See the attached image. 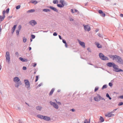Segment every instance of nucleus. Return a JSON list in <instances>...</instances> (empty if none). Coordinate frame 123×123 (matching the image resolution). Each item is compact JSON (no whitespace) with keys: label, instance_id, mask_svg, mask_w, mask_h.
Segmentation results:
<instances>
[{"label":"nucleus","instance_id":"1","mask_svg":"<svg viewBox=\"0 0 123 123\" xmlns=\"http://www.w3.org/2000/svg\"><path fill=\"white\" fill-rule=\"evenodd\" d=\"M13 80L15 82H18V84L17 85H15V86L16 87H18L19 85H21V83L20 81V79L19 78L17 77H14L13 79Z\"/></svg>","mask_w":123,"mask_h":123},{"label":"nucleus","instance_id":"2","mask_svg":"<svg viewBox=\"0 0 123 123\" xmlns=\"http://www.w3.org/2000/svg\"><path fill=\"white\" fill-rule=\"evenodd\" d=\"M99 56L100 58L102 60H108L109 59L108 57L106 56H105L102 53H100L99 54Z\"/></svg>","mask_w":123,"mask_h":123},{"label":"nucleus","instance_id":"3","mask_svg":"<svg viewBox=\"0 0 123 123\" xmlns=\"http://www.w3.org/2000/svg\"><path fill=\"white\" fill-rule=\"evenodd\" d=\"M117 67V66L115 64L113 66V68L114 69V71L116 72L123 71L122 69L118 68Z\"/></svg>","mask_w":123,"mask_h":123},{"label":"nucleus","instance_id":"4","mask_svg":"<svg viewBox=\"0 0 123 123\" xmlns=\"http://www.w3.org/2000/svg\"><path fill=\"white\" fill-rule=\"evenodd\" d=\"M108 56L111 58L113 60H117L118 58V56L116 55H108Z\"/></svg>","mask_w":123,"mask_h":123},{"label":"nucleus","instance_id":"5","mask_svg":"<svg viewBox=\"0 0 123 123\" xmlns=\"http://www.w3.org/2000/svg\"><path fill=\"white\" fill-rule=\"evenodd\" d=\"M24 81L25 83V86L27 87L28 89H29L30 87V84L28 80H24Z\"/></svg>","mask_w":123,"mask_h":123},{"label":"nucleus","instance_id":"6","mask_svg":"<svg viewBox=\"0 0 123 123\" xmlns=\"http://www.w3.org/2000/svg\"><path fill=\"white\" fill-rule=\"evenodd\" d=\"M6 61H7L9 63L10 61V56L9 53L8 52H6Z\"/></svg>","mask_w":123,"mask_h":123},{"label":"nucleus","instance_id":"7","mask_svg":"<svg viewBox=\"0 0 123 123\" xmlns=\"http://www.w3.org/2000/svg\"><path fill=\"white\" fill-rule=\"evenodd\" d=\"M5 11H3V16L2 17L1 16H0V21H3L4 19V18L5 17Z\"/></svg>","mask_w":123,"mask_h":123},{"label":"nucleus","instance_id":"8","mask_svg":"<svg viewBox=\"0 0 123 123\" xmlns=\"http://www.w3.org/2000/svg\"><path fill=\"white\" fill-rule=\"evenodd\" d=\"M50 103L51 105L53 106L56 109H58V106L57 104H55V103L53 102H50Z\"/></svg>","mask_w":123,"mask_h":123},{"label":"nucleus","instance_id":"9","mask_svg":"<svg viewBox=\"0 0 123 123\" xmlns=\"http://www.w3.org/2000/svg\"><path fill=\"white\" fill-rule=\"evenodd\" d=\"M117 59V61L118 63L121 64H123V62L122 59L118 56Z\"/></svg>","mask_w":123,"mask_h":123},{"label":"nucleus","instance_id":"10","mask_svg":"<svg viewBox=\"0 0 123 123\" xmlns=\"http://www.w3.org/2000/svg\"><path fill=\"white\" fill-rule=\"evenodd\" d=\"M94 99L95 101H98L101 99L100 96L99 94H98L97 96L94 97Z\"/></svg>","mask_w":123,"mask_h":123},{"label":"nucleus","instance_id":"11","mask_svg":"<svg viewBox=\"0 0 123 123\" xmlns=\"http://www.w3.org/2000/svg\"><path fill=\"white\" fill-rule=\"evenodd\" d=\"M84 27V29L85 31H89L90 30V27L88 25H83Z\"/></svg>","mask_w":123,"mask_h":123},{"label":"nucleus","instance_id":"12","mask_svg":"<svg viewBox=\"0 0 123 123\" xmlns=\"http://www.w3.org/2000/svg\"><path fill=\"white\" fill-rule=\"evenodd\" d=\"M30 24L32 26H34L36 25L37 24V23L34 20H32L30 21Z\"/></svg>","mask_w":123,"mask_h":123},{"label":"nucleus","instance_id":"13","mask_svg":"<svg viewBox=\"0 0 123 123\" xmlns=\"http://www.w3.org/2000/svg\"><path fill=\"white\" fill-rule=\"evenodd\" d=\"M78 42L80 44L83 48H85V43L81 41L80 40L78 41Z\"/></svg>","mask_w":123,"mask_h":123},{"label":"nucleus","instance_id":"14","mask_svg":"<svg viewBox=\"0 0 123 123\" xmlns=\"http://www.w3.org/2000/svg\"><path fill=\"white\" fill-rule=\"evenodd\" d=\"M114 114H112L111 113H108V114H105V115L106 117H111L114 116Z\"/></svg>","mask_w":123,"mask_h":123},{"label":"nucleus","instance_id":"15","mask_svg":"<svg viewBox=\"0 0 123 123\" xmlns=\"http://www.w3.org/2000/svg\"><path fill=\"white\" fill-rule=\"evenodd\" d=\"M115 64L113 63L108 62L107 63V65L110 67L113 66Z\"/></svg>","mask_w":123,"mask_h":123},{"label":"nucleus","instance_id":"16","mask_svg":"<svg viewBox=\"0 0 123 123\" xmlns=\"http://www.w3.org/2000/svg\"><path fill=\"white\" fill-rule=\"evenodd\" d=\"M20 60L22 62H27L28 61V60L26 59L23 58L21 57L19 58Z\"/></svg>","mask_w":123,"mask_h":123},{"label":"nucleus","instance_id":"17","mask_svg":"<svg viewBox=\"0 0 123 123\" xmlns=\"http://www.w3.org/2000/svg\"><path fill=\"white\" fill-rule=\"evenodd\" d=\"M43 119L45 120L48 121L50 120V118L47 116H44Z\"/></svg>","mask_w":123,"mask_h":123},{"label":"nucleus","instance_id":"18","mask_svg":"<svg viewBox=\"0 0 123 123\" xmlns=\"http://www.w3.org/2000/svg\"><path fill=\"white\" fill-rule=\"evenodd\" d=\"M95 44L97 45V47L98 48H102L101 45L99 43H95Z\"/></svg>","mask_w":123,"mask_h":123},{"label":"nucleus","instance_id":"19","mask_svg":"<svg viewBox=\"0 0 123 123\" xmlns=\"http://www.w3.org/2000/svg\"><path fill=\"white\" fill-rule=\"evenodd\" d=\"M49 7L54 11L56 12L57 11V10L55 7L51 6H49Z\"/></svg>","mask_w":123,"mask_h":123},{"label":"nucleus","instance_id":"20","mask_svg":"<svg viewBox=\"0 0 123 123\" xmlns=\"http://www.w3.org/2000/svg\"><path fill=\"white\" fill-rule=\"evenodd\" d=\"M16 26H17V25H14V26L12 28V33H13V32H14V31H15V29L16 27Z\"/></svg>","mask_w":123,"mask_h":123},{"label":"nucleus","instance_id":"21","mask_svg":"<svg viewBox=\"0 0 123 123\" xmlns=\"http://www.w3.org/2000/svg\"><path fill=\"white\" fill-rule=\"evenodd\" d=\"M44 116L41 115H38L37 116V117L38 118L41 119H43Z\"/></svg>","mask_w":123,"mask_h":123},{"label":"nucleus","instance_id":"22","mask_svg":"<svg viewBox=\"0 0 123 123\" xmlns=\"http://www.w3.org/2000/svg\"><path fill=\"white\" fill-rule=\"evenodd\" d=\"M54 88H52L51 89L49 93V95H51L52 94L54 91Z\"/></svg>","mask_w":123,"mask_h":123},{"label":"nucleus","instance_id":"23","mask_svg":"<svg viewBox=\"0 0 123 123\" xmlns=\"http://www.w3.org/2000/svg\"><path fill=\"white\" fill-rule=\"evenodd\" d=\"M31 2L32 3L34 4H36L38 3L37 1L34 0H32Z\"/></svg>","mask_w":123,"mask_h":123},{"label":"nucleus","instance_id":"24","mask_svg":"<svg viewBox=\"0 0 123 123\" xmlns=\"http://www.w3.org/2000/svg\"><path fill=\"white\" fill-rule=\"evenodd\" d=\"M99 119L100 121V122H103L104 121V119L101 116H100V117Z\"/></svg>","mask_w":123,"mask_h":123},{"label":"nucleus","instance_id":"25","mask_svg":"<svg viewBox=\"0 0 123 123\" xmlns=\"http://www.w3.org/2000/svg\"><path fill=\"white\" fill-rule=\"evenodd\" d=\"M35 11V10L34 9H31L28 10L27 12H33Z\"/></svg>","mask_w":123,"mask_h":123},{"label":"nucleus","instance_id":"26","mask_svg":"<svg viewBox=\"0 0 123 123\" xmlns=\"http://www.w3.org/2000/svg\"><path fill=\"white\" fill-rule=\"evenodd\" d=\"M43 11L44 12H48L50 11V10L49 9H45L43 10Z\"/></svg>","mask_w":123,"mask_h":123},{"label":"nucleus","instance_id":"27","mask_svg":"<svg viewBox=\"0 0 123 123\" xmlns=\"http://www.w3.org/2000/svg\"><path fill=\"white\" fill-rule=\"evenodd\" d=\"M84 122L85 123H90V119H89L88 121H87V119H86L85 120Z\"/></svg>","mask_w":123,"mask_h":123},{"label":"nucleus","instance_id":"28","mask_svg":"<svg viewBox=\"0 0 123 123\" xmlns=\"http://www.w3.org/2000/svg\"><path fill=\"white\" fill-rule=\"evenodd\" d=\"M57 6L59 7H63L64 6V5H61L60 4H58Z\"/></svg>","mask_w":123,"mask_h":123},{"label":"nucleus","instance_id":"29","mask_svg":"<svg viewBox=\"0 0 123 123\" xmlns=\"http://www.w3.org/2000/svg\"><path fill=\"white\" fill-rule=\"evenodd\" d=\"M41 107L39 106H38L36 107V109L37 110H41Z\"/></svg>","mask_w":123,"mask_h":123},{"label":"nucleus","instance_id":"30","mask_svg":"<svg viewBox=\"0 0 123 123\" xmlns=\"http://www.w3.org/2000/svg\"><path fill=\"white\" fill-rule=\"evenodd\" d=\"M53 3L54 4H55L56 3L57 4L58 3V1L57 0H54L53 1Z\"/></svg>","mask_w":123,"mask_h":123},{"label":"nucleus","instance_id":"31","mask_svg":"<svg viewBox=\"0 0 123 123\" xmlns=\"http://www.w3.org/2000/svg\"><path fill=\"white\" fill-rule=\"evenodd\" d=\"M23 39V42L24 43H25L27 41V39L25 37H24Z\"/></svg>","mask_w":123,"mask_h":123},{"label":"nucleus","instance_id":"32","mask_svg":"<svg viewBox=\"0 0 123 123\" xmlns=\"http://www.w3.org/2000/svg\"><path fill=\"white\" fill-rule=\"evenodd\" d=\"M106 96L107 97L109 98L111 100V98L110 97L109 94L108 93L106 94Z\"/></svg>","mask_w":123,"mask_h":123},{"label":"nucleus","instance_id":"33","mask_svg":"<svg viewBox=\"0 0 123 123\" xmlns=\"http://www.w3.org/2000/svg\"><path fill=\"white\" fill-rule=\"evenodd\" d=\"M107 87V86L106 85H104L102 87V89H105V88H106Z\"/></svg>","mask_w":123,"mask_h":123},{"label":"nucleus","instance_id":"34","mask_svg":"<svg viewBox=\"0 0 123 123\" xmlns=\"http://www.w3.org/2000/svg\"><path fill=\"white\" fill-rule=\"evenodd\" d=\"M64 1L63 0H61L60 1V3H61L62 5H64Z\"/></svg>","mask_w":123,"mask_h":123},{"label":"nucleus","instance_id":"35","mask_svg":"<svg viewBox=\"0 0 123 123\" xmlns=\"http://www.w3.org/2000/svg\"><path fill=\"white\" fill-rule=\"evenodd\" d=\"M20 5H18L16 7V8L17 9H18L20 8Z\"/></svg>","mask_w":123,"mask_h":123},{"label":"nucleus","instance_id":"36","mask_svg":"<svg viewBox=\"0 0 123 123\" xmlns=\"http://www.w3.org/2000/svg\"><path fill=\"white\" fill-rule=\"evenodd\" d=\"M38 76H36V80H35V82H37L38 80Z\"/></svg>","mask_w":123,"mask_h":123},{"label":"nucleus","instance_id":"37","mask_svg":"<svg viewBox=\"0 0 123 123\" xmlns=\"http://www.w3.org/2000/svg\"><path fill=\"white\" fill-rule=\"evenodd\" d=\"M98 87H96L95 88V89H94V91L95 92H96L98 90Z\"/></svg>","mask_w":123,"mask_h":123},{"label":"nucleus","instance_id":"38","mask_svg":"<svg viewBox=\"0 0 123 123\" xmlns=\"http://www.w3.org/2000/svg\"><path fill=\"white\" fill-rule=\"evenodd\" d=\"M55 101L59 105H61V102H57V100L56 99H55Z\"/></svg>","mask_w":123,"mask_h":123},{"label":"nucleus","instance_id":"39","mask_svg":"<svg viewBox=\"0 0 123 123\" xmlns=\"http://www.w3.org/2000/svg\"><path fill=\"white\" fill-rule=\"evenodd\" d=\"M123 105V102H119L118 104V105Z\"/></svg>","mask_w":123,"mask_h":123},{"label":"nucleus","instance_id":"40","mask_svg":"<svg viewBox=\"0 0 123 123\" xmlns=\"http://www.w3.org/2000/svg\"><path fill=\"white\" fill-rule=\"evenodd\" d=\"M20 31L19 30H17L16 31V33L17 35H18L19 34V32Z\"/></svg>","mask_w":123,"mask_h":123},{"label":"nucleus","instance_id":"41","mask_svg":"<svg viewBox=\"0 0 123 123\" xmlns=\"http://www.w3.org/2000/svg\"><path fill=\"white\" fill-rule=\"evenodd\" d=\"M31 37L32 39H34L35 38V36L34 35H31Z\"/></svg>","mask_w":123,"mask_h":123},{"label":"nucleus","instance_id":"42","mask_svg":"<svg viewBox=\"0 0 123 123\" xmlns=\"http://www.w3.org/2000/svg\"><path fill=\"white\" fill-rule=\"evenodd\" d=\"M21 26L20 25H19V26L18 27V30L19 31H20V30L21 28Z\"/></svg>","mask_w":123,"mask_h":123},{"label":"nucleus","instance_id":"43","mask_svg":"<svg viewBox=\"0 0 123 123\" xmlns=\"http://www.w3.org/2000/svg\"><path fill=\"white\" fill-rule=\"evenodd\" d=\"M98 12L99 13L101 14L103 13V12L101 10H99L98 11Z\"/></svg>","mask_w":123,"mask_h":123},{"label":"nucleus","instance_id":"44","mask_svg":"<svg viewBox=\"0 0 123 123\" xmlns=\"http://www.w3.org/2000/svg\"><path fill=\"white\" fill-rule=\"evenodd\" d=\"M9 8L7 9L6 10V12L7 13H8L9 11Z\"/></svg>","mask_w":123,"mask_h":123},{"label":"nucleus","instance_id":"45","mask_svg":"<svg viewBox=\"0 0 123 123\" xmlns=\"http://www.w3.org/2000/svg\"><path fill=\"white\" fill-rule=\"evenodd\" d=\"M101 14H102V16L103 17H105V14L103 12Z\"/></svg>","mask_w":123,"mask_h":123},{"label":"nucleus","instance_id":"46","mask_svg":"<svg viewBox=\"0 0 123 123\" xmlns=\"http://www.w3.org/2000/svg\"><path fill=\"white\" fill-rule=\"evenodd\" d=\"M109 85L110 86H112V84L110 82L109 83Z\"/></svg>","mask_w":123,"mask_h":123},{"label":"nucleus","instance_id":"47","mask_svg":"<svg viewBox=\"0 0 123 123\" xmlns=\"http://www.w3.org/2000/svg\"><path fill=\"white\" fill-rule=\"evenodd\" d=\"M23 70H25L26 69V67H23Z\"/></svg>","mask_w":123,"mask_h":123},{"label":"nucleus","instance_id":"48","mask_svg":"<svg viewBox=\"0 0 123 123\" xmlns=\"http://www.w3.org/2000/svg\"><path fill=\"white\" fill-rule=\"evenodd\" d=\"M57 34L56 32H54L53 34V35L54 36H56L57 35Z\"/></svg>","mask_w":123,"mask_h":123},{"label":"nucleus","instance_id":"49","mask_svg":"<svg viewBox=\"0 0 123 123\" xmlns=\"http://www.w3.org/2000/svg\"><path fill=\"white\" fill-rule=\"evenodd\" d=\"M119 98L121 99H123V96H120Z\"/></svg>","mask_w":123,"mask_h":123},{"label":"nucleus","instance_id":"50","mask_svg":"<svg viewBox=\"0 0 123 123\" xmlns=\"http://www.w3.org/2000/svg\"><path fill=\"white\" fill-rule=\"evenodd\" d=\"M62 42H63V43L65 44H66V41L64 40H62Z\"/></svg>","mask_w":123,"mask_h":123},{"label":"nucleus","instance_id":"51","mask_svg":"<svg viewBox=\"0 0 123 123\" xmlns=\"http://www.w3.org/2000/svg\"><path fill=\"white\" fill-rule=\"evenodd\" d=\"M120 16L121 17H123V14H120Z\"/></svg>","mask_w":123,"mask_h":123},{"label":"nucleus","instance_id":"52","mask_svg":"<svg viewBox=\"0 0 123 123\" xmlns=\"http://www.w3.org/2000/svg\"><path fill=\"white\" fill-rule=\"evenodd\" d=\"M15 55L17 56H18V52H17L16 53H15Z\"/></svg>","mask_w":123,"mask_h":123},{"label":"nucleus","instance_id":"53","mask_svg":"<svg viewBox=\"0 0 123 123\" xmlns=\"http://www.w3.org/2000/svg\"><path fill=\"white\" fill-rule=\"evenodd\" d=\"M36 65H37V64L36 63H34V64L33 65V67H35L36 66Z\"/></svg>","mask_w":123,"mask_h":123},{"label":"nucleus","instance_id":"54","mask_svg":"<svg viewBox=\"0 0 123 123\" xmlns=\"http://www.w3.org/2000/svg\"><path fill=\"white\" fill-rule=\"evenodd\" d=\"M71 12L73 13H74V12L73 11V9H71Z\"/></svg>","mask_w":123,"mask_h":123},{"label":"nucleus","instance_id":"55","mask_svg":"<svg viewBox=\"0 0 123 123\" xmlns=\"http://www.w3.org/2000/svg\"><path fill=\"white\" fill-rule=\"evenodd\" d=\"M65 46L66 47V48L67 47L68 45H67V43H66V44H65Z\"/></svg>","mask_w":123,"mask_h":123},{"label":"nucleus","instance_id":"56","mask_svg":"<svg viewBox=\"0 0 123 123\" xmlns=\"http://www.w3.org/2000/svg\"><path fill=\"white\" fill-rule=\"evenodd\" d=\"M59 38H60V39H62V37H61V36L59 35Z\"/></svg>","mask_w":123,"mask_h":123},{"label":"nucleus","instance_id":"57","mask_svg":"<svg viewBox=\"0 0 123 123\" xmlns=\"http://www.w3.org/2000/svg\"><path fill=\"white\" fill-rule=\"evenodd\" d=\"M117 110V109H114L112 111V112H115V111H116Z\"/></svg>","mask_w":123,"mask_h":123},{"label":"nucleus","instance_id":"58","mask_svg":"<svg viewBox=\"0 0 123 123\" xmlns=\"http://www.w3.org/2000/svg\"><path fill=\"white\" fill-rule=\"evenodd\" d=\"M42 84H39L38 85V86H41L42 85Z\"/></svg>","mask_w":123,"mask_h":123},{"label":"nucleus","instance_id":"59","mask_svg":"<svg viewBox=\"0 0 123 123\" xmlns=\"http://www.w3.org/2000/svg\"><path fill=\"white\" fill-rule=\"evenodd\" d=\"M29 50H30L31 49V47H29Z\"/></svg>","mask_w":123,"mask_h":123},{"label":"nucleus","instance_id":"60","mask_svg":"<svg viewBox=\"0 0 123 123\" xmlns=\"http://www.w3.org/2000/svg\"><path fill=\"white\" fill-rule=\"evenodd\" d=\"M71 110L72 111H75V110L74 109H73Z\"/></svg>","mask_w":123,"mask_h":123},{"label":"nucleus","instance_id":"61","mask_svg":"<svg viewBox=\"0 0 123 123\" xmlns=\"http://www.w3.org/2000/svg\"><path fill=\"white\" fill-rule=\"evenodd\" d=\"M74 11H75V12H77L78 11H77V10L76 9H75L74 10Z\"/></svg>","mask_w":123,"mask_h":123},{"label":"nucleus","instance_id":"62","mask_svg":"<svg viewBox=\"0 0 123 123\" xmlns=\"http://www.w3.org/2000/svg\"><path fill=\"white\" fill-rule=\"evenodd\" d=\"M87 50L89 51H90V49L89 48H88V49H87Z\"/></svg>","mask_w":123,"mask_h":123},{"label":"nucleus","instance_id":"63","mask_svg":"<svg viewBox=\"0 0 123 123\" xmlns=\"http://www.w3.org/2000/svg\"><path fill=\"white\" fill-rule=\"evenodd\" d=\"M70 21H73V19H72V18H71L70 19Z\"/></svg>","mask_w":123,"mask_h":123},{"label":"nucleus","instance_id":"64","mask_svg":"<svg viewBox=\"0 0 123 123\" xmlns=\"http://www.w3.org/2000/svg\"><path fill=\"white\" fill-rule=\"evenodd\" d=\"M30 40H31V42H32V40L31 39Z\"/></svg>","mask_w":123,"mask_h":123}]
</instances>
